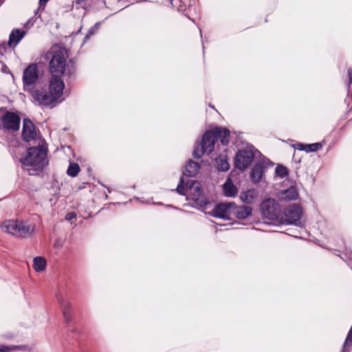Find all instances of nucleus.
<instances>
[{
    "instance_id": "obj_1",
    "label": "nucleus",
    "mask_w": 352,
    "mask_h": 352,
    "mask_svg": "<svg viewBox=\"0 0 352 352\" xmlns=\"http://www.w3.org/2000/svg\"><path fill=\"white\" fill-rule=\"evenodd\" d=\"M65 50L52 49L45 54L46 58L50 60L49 70L52 76L49 81L48 88L36 89L32 94L34 102L38 105L53 108L64 100L63 96L65 83L60 76L65 69Z\"/></svg>"
},
{
    "instance_id": "obj_2",
    "label": "nucleus",
    "mask_w": 352,
    "mask_h": 352,
    "mask_svg": "<svg viewBox=\"0 0 352 352\" xmlns=\"http://www.w3.org/2000/svg\"><path fill=\"white\" fill-rule=\"evenodd\" d=\"M219 139L222 145L228 144L230 131L225 128L216 127L213 130L207 131L202 137L200 143L197 142L192 152L195 158L199 159L204 154L209 155L214 149V145Z\"/></svg>"
},
{
    "instance_id": "obj_3",
    "label": "nucleus",
    "mask_w": 352,
    "mask_h": 352,
    "mask_svg": "<svg viewBox=\"0 0 352 352\" xmlns=\"http://www.w3.org/2000/svg\"><path fill=\"white\" fill-rule=\"evenodd\" d=\"M46 151L43 148L30 147L27 151V154L20 161L21 164L28 167L29 174L37 175L41 172L45 166Z\"/></svg>"
},
{
    "instance_id": "obj_4",
    "label": "nucleus",
    "mask_w": 352,
    "mask_h": 352,
    "mask_svg": "<svg viewBox=\"0 0 352 352\" xmlns=\"http://www.w3.org/2000/svg\"><path fill=\"white\" fill-rule=\"evenodd\" d=\"M1 227L3 232L19 238L30 237L35 230V224L18 220H6Z\"/></svg>"
},
{
    "instance_id": "obj_5",
    "label": "nucleus",
    "mask_w": 352,
    "mask_h": 352,
    "mask_svg": "<svg viewBox=\"0 0 352 352\" xmlns=\"http://www.w3.org/2000/svg\"><path fill=\"white\" fill-rule=\"evenodd\" d=\"M40 76L41 73L38 65L35 63L29 65L23 73L22 80L24 90L31 92L32 94L36 90H34V88L39 82Z\"/></svg>"
},
{
    "instance_id": "obj_6",
    "label": "nucleus",
    "mask_w": 352,
    "mask_h": 352,
    "mask_svg": "<svg viewBox=\"0 0 352 352\" xmlns=\"http://www.w3.org/2000/svg\"><path fill=\"white\" fill-rule=\"evenodd\" d=\"M256 149L252 145H248L244 149L239 150L234 159V166L240 170H245L252 163Z\"/></svg>"
},
{
    "instance_id": "obj_7",
    "label": "nucleus",
    "mask_w": 352,
    "mask_h": 352,
    "mask_svg": "<svg viewBox=\"0 0 352 352\" xmlns=\"http://www.w3.org/2000/svg\"><path fill=\"white\" fill-rule=\"evenodd\" d=\"M262 214L270 220H274L277 222L282 221L281 210L277 201L272 198L264 200L261 204Z\"/></svg>"
},
{
    "instance_id": "obj_8",
    "label": "nucleus",
    "mask_w": 352,
    "mask_h": 352,
    "mask_svg": "<svg viewBox=\"0 0 352 352\" xmlns=\"http://www.w3.org/2000/svg\"><path fill=\"white\" fill-rule=\"evenodd\" d=\"M21 118L18 113L6 111L0 118V129L6 132H16L19 130Z\"/></svg>"
},
{
    "instance_id": "obj_9",
    "label": "nucleus",
    "mask_w": 352,
    "mask_h": 352,
    "mask_svg": "<svg viewBox=\"0 0 352 352\" xmlns=\"http://www.w3.org/2000/svg\"><path fill=\"white\" fill-rule=\"evenodd\" d=\"M184 180L183 177H180V182L176 188L177 192L182 195H185L187 193L192 195V199L198 200L201 194V189L200 184L195 180H188L186 186H184Z\"/></svg>"
},
{
    "instance_id": "obj_10",
    "label": "nucleus",
    "mask_w": 352,
    "mask_h": 352,
    "mask_svg": "<svg viewBox=\"0 0 352 352\" xmlns=\"http://www.w3.org/2000/svg\"><path fill=\"white\" fill-rule=\"evenodd\" d=\"M302 213V210L299 205L296 204L289 205L281 214L283 220L280 223L296 225L300 221Z\"/></svg>"
},
{
    "instance_id": "obj_11",
    "label": "nucleus",
    "mask_w": 352,
    "mask_h": 352,
    "mask_svg": "<svg viewBox=\"0 0 352 352\" xmlns=\"http://www.w3.org/2000/svg\"><path fill=\"white\" fill-rule=\"evenodd\" d=\"M233 202L217 204L208 214L212 217L223 219H230L232 214Z\"/></svg>"
},
{
    "instance_id": "obj_12",
    "label": "nucleus",
    "mask_w": 352,
    "mask_h": 352,
    "mask_svg": "<svg viewBox=\"0 0 352 352\" xmlns=\"http://www.w3.org/2000/svg\"><path fill=\"white\" fill-rule=\"evenodd\" d=\"M36 136L35 126L28 118H25L23 122L22 138L24 141L34 140Z\"/></svg>"
},
{
    "instance_id": "obj_13",
    "label": "nucleus",
    "mask_w": 352,
    "mask_h": 352,
    "mask_svg": "<svg viewBox=\"0 0 352 352\" xmlns=\"http://www.w3.org/2000/svg\"><path fill=\"white\" fill-rule=\"evenodd\" d=\"M56 298L62 309L65 320L67 323H68L72 320V304L70 302L67 300L60 294H57Z\"/></svg>"
},
{
    "instance_id": "obj_14",
    "label": "nucleus",
    "mask_w": 352,
    "mask_h": 352,
    "mask_svg": "<svg viewBox=\"0 0 352 352\" xmlns=\"http://www.w3.org/2000/svg\"><path fill=\"white\" fill-rule=\"evenodd\" d=\"M298 197V192L294 186H291L278 192V197L282 201H289L296 200Z\"/></svg>"
},
{
    "instance_id": "obj_15",
    "label": "nucleus",
    "mask_w": 352,
    "mask_h": 352,
    "mask_svg": "<svg viewBox=\"0 0 352 352\" xmlns=\"http://www.w3.org/2000/svg\"><path fill=\"white\" fill-rule=\"evenodd\" d=\"M27 32L19 29L13 30L9 36L8 45L10 47H15L21 39L25 36Z\"/></svg>"
},
{
    "instance_id": "obj_16",
    "label": "nucleus",
    "mask_w": 352,
    "mask_h": 352,
    "mask_svg": "<svg viewBox=\"0 0 352 352\" xmlns=\"http://www.w3.org/2000/svg\"><path fill=\"white\" fill-rule=\"evenodd\" d=\"M252 210L251 207L247 206H237L234 203L232 207V214L239 219H244L252 214Z\"/></svg>"
},
{
    "instance_id": "obj_17",
    "label": "nucleus",
    "mask_w": 352,
    "mask_h": 352,
    "mask_svg": "<svg viewBox=\"0 0 352 352\" xmlns=\"http://www.w3.org/2000/svg\"><path fill=\"white\" fill-rule=\"evenodd\" d=\"M264 173V167L261 164H255L250 173V177L252 181L256 184L258 183L263 177Z\"/></svg>"
},
{
    "instance_id": "obj_18",
    "label": "nucleus",
    "mask_w": 352,
    "mask_h": 352,
    "mask_svg": "<svg viewBox=\"0 0 352 352\" xmlns=\"http://www.w3.org/2000/svg\"><path fill=\"white\" fill-rule=\"evenodd\" d=\"M199 170V164L190 160L185 166L183 174L188 177H194L197 174Z\"/></svg>"
},
{
    "instance_id": "obj_19",
    "label": "nucleus",
    "mask_w": 352,
    "mask_h": 352,
    "mask_svg": "<svg viewBox=\"0 0 352 352\" xmlns=\"http://www.w3.org/2000/svg\"><path fill=\"white\" fill-rule=\"evenodd\" d=\"M223 192L227 197H234L237 193V188L228 178L223 186Z\"/></svg>"
},
{
    "instance_id": "obj_20",
    "label": "nucleus",
    "mask_w": 352,
    "mask_h": 352,
    "mask_svg": "<svg viewBox=\"0 0 352 352\" xmlns=\"http://www.w3.org/2000/svg\"><path fill=\"white\" fill-rule=\"evenodd\" d=\"M46 260L41 256H36L33 260V267L36 272H42L46 267Z\"/></svg>"
},
{
    "instance_id": "obj_21",
    "label": "nucleus",
    "mask_w": 352,
    "mask_h": 352,
    "mask_svg": "<svg viewBox=\"0 0 352 352\" xmlns=\"http://www.w3.org/2000/svg\"><path fill=\"white\" fill-rule=\"evenodd\" d=\"M216 166L219 171H227L230 168V164L226 157L220 156L219 158H217Z\"/></svg>"
},
{
    "instance_id": "obj_22",
    "label": "nucleus",
    "mask_w": 352,
    "mask_h": 352,
    "mask_svg": "<svg viewBox=\"0 0 352 352\" xmlns=\"http://www.w3.org/2000/svg\"><path fill=\"white\" fill-rule=\"evenodd\" d=\"M352 349V326L350 329L342 346V352H350Z\"/></svg>"
},
{
    "instance_id": "obj_23",
    "label": "nucleus",
    "mask_w": 352,
    "mask_h": 352,
    "mask_svg": "<svg viewBox=\"0 0 352 352\" xmlns=\"http://www.w3.org/2000/svg\"><path fill=\"white\" fill-rule=\"evenodd\" d=\"M80 172V166L77 163L70 162L67 170V173L71 177H76Z\"/></svg>"
},
{
    "instance_id": "obj_24",
    "label": "nucleus",
    "mask_w": 352,
    "mask_h": 352,
    "mask_svg": "<svg viewBox=\"0 0 352 352\" xmlns=\"http://www.w3.org/2000/svg\"><path fill=\"white\" fill-rule=\"evenodd\" d=\"M100 25V23L98 22L96 23L94 26H92L88 31L87 34L84 38L83 43H85L89 39V38L96 34L97 31L98 30Z\"/></svg>"
},
{
    "instance_id": "obj_25",
    "label": "nucleus",
    "mask_w": 352,
    "mask_h": 352,
    "mask_svg": "<svg viewBox=\"0 0 352 352\" xmlns=\"http://www.w3.org/2000/svg\"><path fill=\"white\" fill-rule=\"evenodd\" d=\"M322 144L318 142L310 144H306L305 151L307 153L316 152V151H318L319 149H320L322 148Z\"/></svg>"
},
{
    "instance_id": "obj_26",
    "label": "nucleus",
    "mask_w": 352,
    "mask_h": 352,
    "mask_svg": "<svg viewBox=\"0 0 352 352\" xmlns=\"http://www.w3.org/2000/svg\"><path fill=\"white\" fill-rule=\"evenodd\" d=\"M276 175L281 178L287 175L288 172L286 167L282 165H278L275 170Z\"/></svg>"
},
{
    "instance_id": "obj_27",
    "label": "nucleus",
    "mask_w": 352,
    "mask_h": 352,
    "mask_svg": "<svg viewBox=\"0 0 352 352\" xmlns=\"http://www.w3.org/2000/svg\"><path fill=\"white\" fill-rule=\"evenodd\" d=\"M93 1L94 0H76V3L84 8L92 6L94 5Z\"/></svg>"
},
{
    "instance_id": "obj_28",
    "label": "nucleus",
    "mask_w": 352,
    "mask_h": 352,
    "mask_svg": "<svg viewBox=\"0 0 352 352\" xmlns=\"http://www.w3.org/2000/svg\"><path fill=\"white\" fill-rule=\"evenodd\" d=\"M76 219V213L75 212H68L65 215V219L68 221H70L71 223H73V221Z\"/></svg>"
},
{
    "instance_id": "obj_29",
    "label": "nucleus",
    "mask_w": 352,
    "mask_h": 352,
    "mask_svg": "<svg viewBox=\"0 0 352 352\" xmlns=\"http://www.w3.org/2000/svg\"><path fill=\"white\" fill-rule=\"evenodd\" d=\"M254 191L253 190H249L244 195L245 196V198L247 199V201L248 203L251 202L252 200Z\"/></svg>"
},
{
    "instance_id": "obj_30",
    "label": "nucleus",
    "mask_w": 352,
    "mask_h": 352,
    "mask_svg": "<svg viewBox=\"0 0 352 352\" xmlns=\"http://www.w3.org/2000/svg\"><path fill=\"white\" fill-rule=\"evenodd\" d=\"M294 148L295 149H297L298 151H305V146H306V144H304L302 143H298V144H294Z\"/></svg>"
},
{
    "instance_id": "obj_31",
    "label": "nucleus",
    "mask_w": 352,
    "mask_h": 352,
    "mask_svg": "<svg viewBox=\"0 0 352 352\" xmlns=\"http://www.w3.org/2000/svg\"><path fill=\"white\" fill-rule=\"evenodd\" d=\"M348 76H349V81H348L347 86H348V87H349V86L352 83V68H349L348 69Z\"/></svg>"
},
{
    "instance_id": "obj_32",
    "label": "nucleus",
    "mask_w": 352,
    "mask_h": 352,
    "mask_svg": "<svg viewBox=\"0 0 352 352\" xmlns=\"http://www.w3.org/2000/svg\"><path fill=\"white\" fill-rule=\"evenodd\" d=\"M48 1H49V0H39V4H40V6L45 5V3H46Z\"/></svg>"
},
{
    "instance_id": "obj_33",
    "label": "nucleus",
    "mask_w": 352,
    "mask_h": 352,
    "mask_svg": "<svg viewBox=\"0 0 352 352\" xmlns=\"http://www.w3.org/2000/svg\"><path fill=\"white\" fill-rule=\"evenodd\" d=\"M100 4H104V1H100Z\"/></svg>"
},
{
    "instance_id": "obj_34",
    "label": "nucleus",
    "mask_w": 352,
    "mask_h": 352,
    "mask_svg": "<svg viewBox=\"0 0 352 352\" xmlns=\"http://www.w3.org/2000/svg\"><path fill=\"white\" fill-rule=\"evenodd\" d=\"M58 245V243H55V246H57Z\"/></svg>"
},
{
    "instance_id": "obj_35",
    "label": "nucleus",
    "mask_w": 352,
    "mask_h": 352,
    "mask_svg": "<svg viewBox=\"0 0 352 352\" xmlns=\"http://www.w3.org/2000/svg\"><path fill=\"white\" fill-rule=\"evenodd\" d=\"M0 64H1V63L0 62Z\"/></svg>"
}]
</instances>
